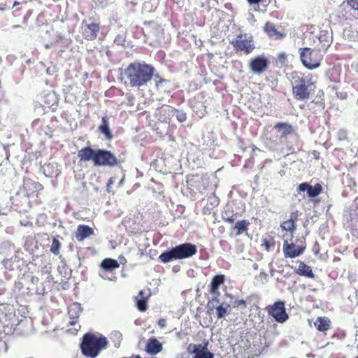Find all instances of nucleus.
Returning <instances> with one entry per match:
<instances>
[{
	"label": "nucleus",
	"instance_id": "nucleus-1",
	"mask_svg": "<svg viewBox=\"0 0 358 358\" xmlns=\"http://www.w3.org/2000/svg\"><path fill=\"white\" fill-rule=\"evenodd\" d=\"M155 69L144 62H134L130 63L124 70V84L131 87H141L146 85L152 78Z\"/></svg>",
	"mask_w": 358,
	"mask_h": 358
},
{
	"label": "nucleus",
	"instance_id": "nucleus-2",
	"mask_svg": "<svg viewBox=\"0 0 358 358\" xmlns=\"http://www.w3.org/2000/svg\"><path fill=\"white\" fill-rule=\"evenodd\" d=\"M292 86V94L298 101H306L313 94L310 87L314 84L312 81L313 75L305 73L299 71H294L290 73Z\"/></svg>",
	"mask_w": 358,
	"mask_h": 358
},
{
	"label": "nucleus",
	"instance_id": "nucleus-3",
	"mask_svg": "<svg viewBox=\"0 0 358 358\" xmlns=\"http://www.w3.org/2000/svg\"><path fill=\"white\" fill-rule=\"evenodd\" d=\"M197 252L194 244L185 243L171 248L169 251L162 252L159 259L162 263H168L174 259H182L192 257Z\"/></svg>",
	"mask_w": 358,
	"mask_h": 358
},
{
	"label": "nucleus",
	"instance_id": "nucleus-4",
	"mask_svg": "<svg viewBox=\"0 0 358 358\" xmlns=\"http://www.w3.org/2000/svg\"><path fill=\"white\" fill-rule=\"evenodd\" d=\"M105 337H96L93 334H85L80 344L82 353L87 357L95 358L101 350L107 346Z\"/></svg>",
	"mask_w": 358,
	"mask_h": 358
},
{
	"label": "nucleus",
	"instance_id": "nucleus-5",
	"mask_svg": "<svg viewBox=\"0 0 358 358\" xmlns=\"http://www.w3.org/2000/svg\"><path fill=\"white\" fill-rule=\"evenodd\" d=\"M300 60L306 69L313 70L320 66L322 56L320 50L310 48H302L299 50Z\"/></svg>",
	"mask_w": 358,
	"mask_h": 358
},
{
	"label": "nucleus",
	"instance_id": "nucleus-6",
	"mask_svg": "<svg viewBox=\"0 0 358 358\" xmlns=\"http://www.w3.org/2000/svg\"><path fill=\"white\" fill-rule=\"evenodd\" d=\"M231 43L236 51L244 52L246 55L251 53L255 48L252 36L247 34H238Z\"/></svg>",
	"mask_w": 358,
	"mask_h": 358
},
{
	"label": "nucleus",
	"instance_id": "nucleus-7",
	"mask_svg": "<svg viewBox=\"0 0 358 358\" xmlns=\"http://www.w3.org/2000/svg\"><path fill=\"white\" fill-rule=\"evenodd\" d=\"M118 164L115 155L110 151L104 149H96L94 156V166L113 167Z\"/></svg>",
	"mask_w": 358,
	"mask_h": 358
},
{
	"label": "nucleus",
	"instance_id": "nucleus-8",
	"mask_svg": "<svg viewBox=\"0 0 358 358\" xmlns=\"http://www.w3.org/2000/svg\"><path fill=\"white\" fill-rule=\"evenodd\" d=\"M268 313L279 323H284L289 318V315L286 312L285 304L283 301H275L273 305L269 306L268 308Z\"/></svg>",
	"mask_w": 358,
	"mask_h": 358
},
{
	"label": "nucleus",
	"instance_id": "nucleus-9",
	"mask_svg": "<svg viewBox=\"0 0 358 358\" xmlns=\"http://www.w3.org/2000/svg\"><path fill=\"white\" fill-rule=\"evenodd\" d=\"M208 343L204 345L190 343L187 346V352L194 355V358H213L214 355L208 350Z\"/></svg>",
	"mask_w": 358,
	"mask_h": 358
},
{
	"label": "nucleus",
	"instance_id": "nucleus-10",
	"mask_svg": "<svg viewBox=\"0 0 358 358\" xmlns=\"http://www.w3.org/2000/svg\"><path fill=\"white\" fill-rule=\"evenodd\" d=\"M269 66L268 59L264 56H257L252 59L249 64L250 69L256 74L266 71Z\"/></svg>",
	"mask_w": 358,
	"mask_h": 358
},
{
	"label": "nucleus",
	"instance_id": "nucleus-11",
	"mask_svg": "<svg viewBox=\"0 0 358 358\" xmlns=\"http://www.w3.org/2000/svg\"><path fill=\"white\" fill-rule=\"evenodd\" d=\"M305 247L296 246L294 243H289L287 240L283 243V252L285 257L294 258L301 255Z\"/></svg>",
	"mask_w": 358,
	"mask_h": 358
},
{
	"label": "nucleus",
	"instance_id": "nucleus-12",
	"mask_svg": "<svg viewBox=\"0 0 358 358\" xmlns=\"http://www.w3.org/2000/svg\"><path fill=\"white\" fill-rule=\"evenodd\" d=\"M176 112H177V110L175 108L168 105H164L158 108L157 116L159 121L162 122H169Z\"/></svg>",
	"mask_w": 358,
	"mask_h": 358
},
{
	"label": "nucleus",
	"instance_id": "nucleus-13",
	"mask_svg": "<svg viewBox=\"0 0 358 358\" xmlns=\"http://www.w3.org/2000/svg\"><path fill=\"white\" fill-rule=\"evenodd\" d=\"M100 30V25L96 22L86 24L83 27V36L87 41H94L96 38Z\"/></svg>",
	"mask_w": 358,
	"mask_h": 358
},
{
	"label": "nucleus",
	"instance_id": "nucleus-14",
	"mask_svg": "<svg viewBox=\"0 0 358 358\" xmlns=\"http://www.w3.org/2000/svg\"><path fill=\"white\" fill-rule=\"evenodd\" d=\"M298 190L300 192L307 191L308 196L315 197L322 192V187L320 183H316L314 186H311L307 182H303L299 185Z\"/></svg>",
	"mask_w": 358,
	"mask_h": 358
},
{
	"label": "nucleus",
	"instance_id": "nucleus-15",
	"mask_svg": "<svg viewBox=\"0 0 358 358\" xmlns=\"http://www.w3.org/2000/svg\"><path fill=\"white\" fill-rule=\"evenodd\" d=\"M264 31L269 38L275 40H280L285 36V33L279 31L275 28V24L270 22H266L265 23L264 26Z\"/></svg>",
	"mask_w": 358,
	"mask_h": 358
},
{
	"label": "nucleus",
	"instance_id": "nucleus-16",
	"mask_svg": "<svg viewBox=\"0 0 358 358\" xmlns=\"http://www.w3.org/2000/svg\"><path fill=\"white\" fill-rule=\"evenodd\" d=\"M162 349V344L155 337L149 338L145 345V351L150 355H156Z\"/></svg>",
	"mask_w": 358,
	"mask_h": 358
},
{
	"label": "nucleus",
	"instance_id": "nucleus-17",
	"mask_svg": "<svg viewBox=\"0 0 358 358\" xmlns=\"http://www.w3.org/2000/svg\"><path fill=\"white\" fill-rule=\"evenodd\" d=\"M94 229L88 225L79 224L75 232V236L77 241L81 242L85 238L94 234Z\"/></svg>",
	"mask_w": 358,
	"mask_h": 358
},
{
	"label": "nucleus",
	"instance_id": "nucleus-18",
	"mask_svg": "<svg viewBox=\"0 0 358 358\" xmlns=\"http://www.w3.org/2000/svg\"><path fill=\"white\" fill-rule=\"evenodd\" d=\"M96 150L92 149L90 146H87L78 152V157L80 162H89L92 160L94 163V156L96 155Z\"/></svg>",
	"mask_w": 358,
	"mask_h": 358
},
{
	"label": "nucleus",
	"instance_id": "nucleus-19",
	"mask_svg": "<svg viewBox=\"0 0 358 358\" xmlns=\"http://www.w3.org/2000/svg\"><path fill=\"white\" fill-rule=\"evenodd\" d=\"M98 130L101 134H103L106 140L110 141L113 139V135L110 131L108 117L107 116H104L101 118V123L99 126Z\"/></svg>",
	"mask_w": 358,
	"mask_h": 358
},
{
	"label": "nucleus",
	"instance_id": "nucleus-20",
	"mask_svg": "<svg viewBox=\"0 0 358 358\" xmlns=\"http://www.w3.org/2000/svg\"><path fill=\"white\" fill-rule=\"evenodd\" d=\"M331 322L327 317H317L314 322V327L316 329L321 332H324L331 329Z\"/></svg>",
	"mask_w": 358,
	"mask_h": 358
},
{
	"label": "nucleus",
	"instance_id": "nucleus-21",
	"mask_svg": "<svg viewBox=\"0 0 358 358\" xmlns=\"http://www.w3.org/2000/svg\"><path fill=\"white\" fill-rule=\"evenodd\" d=\"M226 278L223 274H217L213 276L209 285V292L211 294L218 293L220 286L225 282Z\"/></svg>",
	"mask_w": 358,
	"mask_h": 358
},
{
	"label": "nucleus",
	"instance_id": "nucleus-22",
	"mask_svg": "<svg viewBox=\"0 0 358 358\" xmlns=\"http://www.w3.org/2000/svg\"><path fill=\"white\" fill-rule=\"evenodd\" d=\"M274 128L280 134V138L293 134L295 132L294 127L287 122H278Z\"/></svg>",
	"mask_w": 358,
	"mask_h": 358
},
{
	"label": "nucleus",
	"instance_id": "nucleus-23",
	"mask_svg": "<svg viewBox=\"0 0 358 358\" xmlns=\"http://www.w3.org/2000/svg\"><path fill=\"white\" fill-rule=\"evenodd\" d=\"M82 311V309L80 305L77 303H73L69 308V315L70 316L71 320L69 321V324L73 326L77 323V319L79 317V315Z\"/></svg>",
	"mask_w": 358,
	"mask_h": 358
},
{
	"label": "nucleus",
	"instance_id": "nucleus-24",
	"mask_svg": "<svg viewBox=\"0 0 358 358\" xmlns=\"http://www.w3.org/2000/svg\"><path fill=\"white\" fill-rule=\"evenodd\" d=\"M250 223L246 220H239L236 222L235 225L231 228V231L236 236H239L248 230Z\"/></svg>",
	"mask_w": 358,
	"mask_h": 358
},
{
	"label": "nucleus",
	"instance_id": "nucleus-25",
	"mask_svg": "<svg viewBox=\"0 0 358 358\" xmlns=\"http://www.w3.org/2000/svg\"><path fill=\"white\" fill-rule=\"evenodd\" d=\"M296 273L301 276H305L309 278H314L315 274L313 273L310 266L306 264L303 262H300L298 268L296 269Z\"/></svg>",
	"mask_w": 358,
	"mask_h": 358
},
{
	"label": "nucleus",
	"instance_id": "nucleus-26",
	"mask_svg": "<svg viewBox=\"0 0 358 358\" xmlns=\"http://www.w3.org/2000/svg\"><path fill=\"white\" fill-rule=\"evenodd\" d=\"M139 299L136 300V306L141 312H145L148 309V298L145 296L143 290L138 292Z\"/></svg>",
	"mask_w": 358,
	"mask_h": 358
},
{
	"label": "nucleus",
	"instance_id": "nucleus-27",
	"mask_svg": "<svg viewBox=\"0 0 358 358\" xmlns=\"http://www.w3.org/2000/svg\"><path fill=\"white\" fill-rule=\"evenodd\" d=\"M101 266L106 271H113L119 268L120 264L115 259L106 258L102 261Z\"/></svg>",
	"mask_w": 358,
	"mask_h": 358
},
{
	"label": "nucleus",
	"instance_id": "nucleus-28",
	"mask_svg": "<svg viewBox=\"0 0 358 358\" xmlns=\"http://www.w3.org/2000/svg\"><path fill=\"white\" fill-rule=\"evenodd\" d=\"M282 230L287 231L292 234L296 229V220L292 217L289 220L284 221L280 224Z\"/></svg>",
	"mask_w": 358,
	"mask_h": 358
},
{
	"label": "nucleus",
	"instance_id": "nucleus-29",
	"mask_svg": "<svg viewBox=\"0 0 358 358\" xmlns=\"http://www.w3.org/2000/svg\"><path fill=\"white\" fill-rule=\"evenodd\" d=\"M61 246V242L57 238H53L50 250L55 255H58L60 252Z\"/></svg>",
	"mask_w": 358,
	"mask_h": 358
},
{
	"label": "nucleus",
	"instance_id": "nucleus-30",
	"mask_svg": "<svg viewBox=\"0 0 358 358\" xmlns=\"http://www.w3.org/2000/svg\"><path fill=\"white\" fill-rule=\"evenodd\" d=\"M261 246L264 248L265 250L269 251L275 246V241L273 237H270L268 238H264L262 240V243Z\"/></svg>",
	"mask_w": 358,
	"mask_h": 358
},
{
	"label": "nucleus",
	"instance_id": "nucleus-31",
	"mask_svg": "<svg viewBox=\"0 0 358 358\" xmlns=\"http://www.w3.org/2000/svg\"><path fill=\"white\" fill-rule=\"evenodd\" d=\"M236 214L233 213V211L231 213H228L227 211H225L222 214V220L227 223L233 224L236 220Z\"/></svg>",
	"mask_w": 358,
	"mask_h": 358
},
{
	"label": "nucleus",
	"instance_id": "nucleus-32",
	"mask_svg": "<svg viewBox=\"0 0 358 358\" xmlns=\"http://www.w3.org/2000/svg\"><path fill=\"white\" fill-rule=\"evenodd\" d=\"M227 308H224L222 305H220L216 308V314L218 319L222 318L227 314Z\"/></svg>",
	"mask_w": 358,
	"mask_h": 358
},
{
	"label": "nucleus",
	"instance_id": "nucleus-33",
	"mask_svg": "<svg viewBox=\"0 0 358 358\" xmlns=\"http://www.w3.org/2000/svg\"><path fill=\"white\" fill-rule=\"evenodd\" d=\"M234 307L235 308H241L243 309H245L247 307V303L243 299L236 300L234 302Z\"/></svg>",
	"mask_w": 358,
	"mask_h": 358
},
{
	"label": "nucleus",
	"instance_id": "nucleus-34",
	"mask_svg": "<svg viewBox=\"0 0 358 358\" xmlns=\"http://www.w3.org/2000/svg\"><path fill=\"white\" fill-rule=\"evenodd\" d=\"M347 2L352 9L358 10V0H347Z\"/></svg>",
	"mask_w": 358,
	"mask_h": 358
},
{
	"label": "nucleus",
	"instance_id": "nucleus-35",
	"mask_svg": "<svg viewBox=\"0 0 358 358\" xmlns=\"http://www.w3.org/2000/svg\"><path fill=\"white\" fill-rule=\"evenodd\" d=\"M324 31H321L320 34V36H319V41H325L327 43V46H329V41L326 40V38H324L326 37V34L327 33H324V34H322Z\"/></svg>",
	"mask_w": 358,
	"mask_h": 358
},
{
	"label": "nucleus",
	"instance_id": "nucleus-36",
	"mask_svg": "<svg viewBox=\"0 0 358 358\" xmlns=\"http://www.w3.org/2000/svg\"><path fill=\"white\" fill-rule=\"evenodd\" d=\"M157 324L160 328H164L166 326V320L164 318H160L158 320Z\"/></svg>",
	"mask_w": 358,
	"mask_h": 358
},
{
	"label": "nucleus",
	"instance_id": "nucleus-37",
	"mask_svg": "<svg viewBox=\"0 0 358 358\" xmlns=\"http://www.w3.org/2000/svg\"><path fill=\"white\" fill-rule=\"evenodd\" d=\"M264 0H247L250 5H259Z\"/></svg>",
	"mask_w": 358,
	"mask_h": 358
},
{
	"label": "nucleus",
	"instance_id": "nucleus-38",
	"mask_svg": "<svg viewBox=\"0 0 358 358\" xmlns=\"http://www.w3.org/2000/svg\"><path fill=\"white\" fill-rule=\"evenodd\" d=\"M278 59L281 62H284L287 59V55L285 53H280L278 55Z\"/></svg>",
	"mask_w": 358,
	"mask_h": 358
},
{
	"label": "nucleus",
	"instance_id": "nucleus-39",
	"mask_svg": "<svg viewBox=\"0 0 358 358\" xmlns=\"http://www.w3.org/2000/svg\"><path fill=\"white\" fill-rule=\"evenodd\" d=\"M178 120L180 122H182L185 121V120H186V115H185V114H182V115H181V116H180V117H178Z\"/></svg>",
	"mask_w": 358,
	"mask_h": 358
},
{
	"label": "nucleus",
	"instance_id": "nucleus-40",
	"mask_svg": "<svg viewBox=\"0 0 358 358\" xmlns=\"http://www.w3.org/2000/svg\"><path fill=\"white\" fill-rule=\"evenodd\" d=\"M29 185H34V186H36L38 185V183H36V182H28L27 183L24 184V187L25 186H27Z\"/></svg>",
	"mask_w": 358,
	"mask_h": 358
},
{
	"label": "nucleus",
	"instance_id": "nucleus-41",
	"mask_svg": "<svg viewBox=\"0 0 358 358\" xmlns=\"http://www.w3.org/2000/svg\"><path fill=\"white\" fill-rule=\"evenodd\" d=\"M356 71H358V60L352 65Z\"/></svg>",
	"mask_w": 358,
	"mask_h": 358
},
{
	"label": "nucleus",
	"instance_id": "nucleus-42",
	"mask_svg": "<svg viewBox=\"0 0 358 358\" xmlns=\"http://www.w3.org/2000/svg\"><path fill=\"white\" fill-rule=\"evenodd\" d=\"M19 4H20V2H18V1H15V2L13 3V8H14V7H15V6H18Z\"/></svg>",
	"mask_w": 358,
	"mask_h": 358
},
{
	"label": "nucleus",
	"instance_id": "nucleus-43",
	"mask_svg": "<svg viewBox=\"0 0 358 358\" xmlns=\"http://www.w3.org/2000/svg\"><path fill=\"white\" fill-rule=\"evenodd\" d=\"M112 183H113V180H112V178H110L108 180V186H109Z\"/></svg>",
	"mask_w": 358,
	"mask_h": 358
},
{
	"label": "nucleus",
	"instance_id": "nucleus-44",
	"mask_svg": "<svg viewBox=\"0 0 358 358\" xmlns=\"http://www.w3.org/2000/svg\"><path fill=\"white\" fill-rule=\"evenodd\" d=\"M357 104H358V100H357Z\"/></svg>",
	"mask_w": 358,
	"mask_h": 358
}]
</instances>
